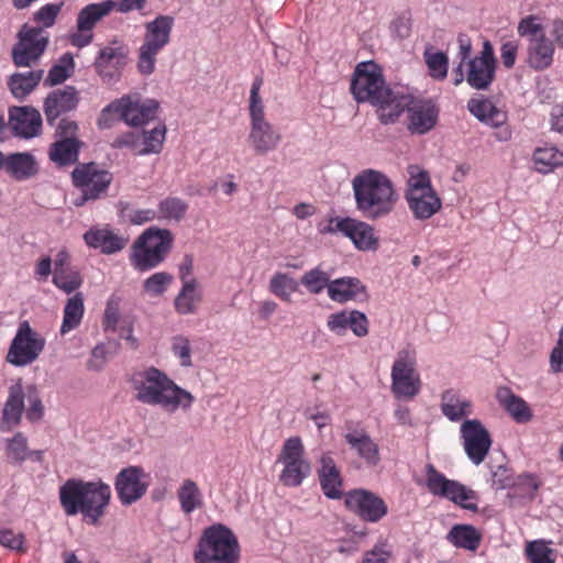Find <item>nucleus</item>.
Returning <instances> with one entry per match:
<instances>
[{"mask_svg":"<svg viewBox=\"0 0 563 563\" xmlns=\"http://www.w3.org/2000/svg\"><path fill=\"white\" fill-rule=\"evenodd\" d=\"M58 496L66 516L81 515L87 525L98 527L108 512L112 490L101 479L69 478L59 487Z\"/></svg>","mask_w":563,"mask_h":563,"instance_id":"obj_1","label":"nucleus"},{"mask_svg":"<svg viewBox=\"0 0 563 563\" xmlns=\"http://www.w3.org/2000/svg\"><path fill=\"white\" fill-rule=\"evenodd\" d=\"M132 387L135 399L150 406H159L167 412H175L179 408L187 410L195 401L188 390L178 386L161 369L151 366L132 377Z\"/></svg>","mask_w":563,"mask_h":563,"instance_id":"obj_2","label":"nucleus"},{"mask_svg":"<svg viewBox=\"0 0 563 563\" xmlns=\"http://www.w3.org/2000/svg\"><path fill=\"white\" fill-rule=\"evenodd\" d=\"M356 210L367 220L388 217L396 208L398 194L391 180L375 169H365L352 180Z\"/></svg>","mask_w":563,"mask_h":563,"instance_id":"obj_3","label":"nucleus"},{"mask_svg":"<svg viewBox=\"0 0 563 563\" xmlns=\"http://www.w3.org/2000/svg\"><path fill=\"white\" fill-rule=\"evenodd\" d=\"M472 45L470 40H460V59L456 68L453 69V82L455 86L465 80L476 90L487 89L495 80L497 62L493 45L489 41L483 43V49L478 56L472 57Z\"/></svg>","mask_w":563,"mask_h":563,"instance_id":"obj_4","label":"nucleus"},{"mask_svg":"<svg viewBox=\"0 0 563 563\" xmlns=\"http://www.w3.org/2000/svg\"><path fill=\"white\" fill-rule=\"evenodd\" d=\"M174 234L170 230L150 227L133 242L129 255L130 264L139 272L159 266L173 249Z\"/></svg>","mask_w":563,"mask_h":563,"instance_id":"obj_5","label":"nucleus"},{"mask_svg":"<svg viewBox=\"0 0 563 563\" xmlns=\"http://www.w3.org/2000/svg\"><path fill=\"white\" fill-rule=\"evenodd\" d=\"M198 563H236L239 543L233 532L224 526H212L205 530L195 554Z\"/></svg>","mask_w":563,"mask_h":563,"instance_id":"obj_6","label":"nucleus"},{"mask_svg":"<svg viewBox=\"0 0 563 563\" xmlns=\"http://www.w3.org/2000/svg\"><path fill=\"white\" fill-rule=\"evenodd\" d=\"M113 180V175L95 162L78 163L71 172V183L80 191L75 199L76 207L84 206L87 201H95L107 195Z\"/></svg>","mask_w":563,"mask_h":563,"instance_id":"obj_7","label":"nucleus"},{"mask_svg":"<svg viewBox=\"0 0 563 563\" xmlns=\"http://www.w3.org/2000/svg\"><path fill=\"white\" fill-rule=\"evenodd\" d=\"M388 89L382 68L375 62L357 64L351 80V92L357 102H382Z\"/></svg>","mask_w":563,"mask_h":563,"instance_id":"obj_8","label":"nucleus"},{"mask_svg":"<svg viewBox=\"0 0 563 563\" xmlns=\"http://www.w3.org/2000/svg\"><path fill=\"white\" fill-rule=\"evenodd\" d=\"M391 393L396 399L411 400L421 390L422 382L417 371L415 351L401 350L391 366Z\"/></svg>","mask_w":563,"mask_h":563,"instance_id":"obj_9","label":"nucleus"},{"mask_svg":"<svg viewBox=\"0 0 563 563\" xmlns=\"http://www.w3.org/2000/svg\"><path fill=\"white\" fill-rule=\"evenodd\" d=\"M426 486L432 495L449 499L463 509H477V494L460 482L446 478L433 464L426 465Z\"/></svg>","mask_w":563,"mask_h":563,"instance_id":"obj_10","label":"nucleus"},{"mask_svg":"<svg viewBox=\"0 0 563 563\" xmlns=\"http://www.w3.org/2000/svg\"><path fill=\"white\" fill-rule=\"evenodd\" d=\"M45 339L24 320L19 323L5 361L14 366H26L35 362L45 347Z\"/></svg>","mask_w":563,"mask_h":563,"instance_id":"obj_11","label":"nucleus"},{"mask_svg":"<svg viewBox=\"0 0 563 563\" xmlns=\"http://www.w3.org/2000/svg\"><path fill=\"white\" fill-rule=\"evenodd\" d=\"M303 455L305 446L299 437H291L284 442L277 459L284 465L279 475L283 485L298 487L309 476L311 467Z\"/></svg>","mask_w":563,"mask_h":563,"instance_id":"obj_12","label":"nucleus"},{"mask_svg":"<svg viewBox=\"0 0 563 563\" xmlns=\"http://www.w3.org/2000/svg\"><path fill=\"white\" fill-rule=\"evenodd\" d=\"M158 107V102L153 99L143 100L139 96H123L102 110L101 119L109 113H115L128 125L141 126L156 118Z\"/></svg>","mask_w":563,"mask_h":563,"instance_id":"obj_13","label":"nucleus"},{"mask_svg":"<svg viewBox=\"0 0 563 563\" xmlns=\"http://www.w3.org/2000/svg\"><path fill=\"white\" fill-rule=\"evenodd\" d=\"M5 130H10L12 135L22 139L37 136L42 132L41 113L32 107H11L8 122L3 115H0V140L4 137Z\"/></svg>","mask_w":563,"mask_h":563,"instance_id":"obj_14","label":"nucleus"},{"mask_svg":"<svg viewBox=\"0 0 563 563\" xmlns=\"http://www.w3.org/2000/svg\"><path fill=\"white\" fill-rule=\"evenodd\" d=\"M128 62V46L114 40L100 49L95 60V69L103 82H112L120 79Z\"/></svg>","mask_w":563,"mask_h":563,"instance_id":"obj_15","label":"nucleus"},{"mask_svg":"<svg viewBox=\"0 0 563 563\" xmlns=\"http://www.w3.org/2000/svg\"><path fill=\"white\" fill-rule=\"evenodd\" d=\"M344 501L347 509L367 522H378L388 514L385 500L366 489L347 492Z\"/></svg>","mask_w":563,"mask_h":563,"instance_id":"obj_16","label":"nucleus"},{"mask_svg":"<svg viewBox=\"0 0 563 563\" xmlns=\"http://www.w3.org/2000/svg\"><path fill=\"white\" fill-rule=\"evenodd\" d=\"M461 438L467 457L479 465L486 459L490 446L492 438L488 430L479 420H465L461 426Z\"/></svg>","mask_w":563,"mask_h":563,"instance_id":"obj_17","label":"nucleus"},{"mask_svg":"<svg viewBox=\"0 0 563 563\" xmlns=\"http://www.w3.org/2000/svg\"><path fill=\"white\" fill-rule=\"evenodd\" d=\"M407 130L411 134H426L439 121V108L431 99H415L409 96L407 106Z\"/></svg>","mask_w":563,"mask_h":563,"instance_id":"obj_18","label":"nucleus"},{"mask_svg":"<svg viewBox=\"0 0 563 563\" xmlns=\"http://www.w3.org/2000/svg\"><path fill=\"white\" fill-rule=\"evenodd\" d=\"M147 487L146 474L137 466L121 470L114 481V488L122 505H131L141 499Z\"/></svg>","mask_w":563,"mask_h":563,"instance_id":"obj_19","label":"nucleus"},{"mask_svg":"<svg viewBox=\"0 0 563 563\" xmlns=\"http://www.w3.org/2000/svg\"><path fill=\"white\" fill-rule=\"evenodd\" d=\"M328 232H342L351 239L354 245L362 251L373 250L377 246L374 229L368 223L352 218L331 219Z\"/></svg>","mask_w":563,"mask_h":563,"instance_id":"obj_20","label":"nucleus"},{"mask_svg":"<svg viewBox=\"0 0 563 563\" xmlns=\"http://www.w3.org/2000/svg\"><path fill=\"white\" fill-rule=\"evenodd\" d=\"M79 101V92L74 86H65L51 91L43 103V112L47 124L54 126L57 119L74 111Z\"/></svg>","mask_w":563,"mask_h":563,"instance_id":"obj_21","label":"nucleus"},{"mask_svg":"<svg viewBox=\"0 0 563 563\" xmlns=\"http://www.w3.org/2000/svg\"><path fill=\"white\" fill-rule=\"evenodd\" d=\"M247 141L256 155H266L277 148L282 141L280 133L266 118L250 121Z\"/></svg>","mask_w":563,"mask_h":563,"instance_id":"obj_22","label":"nucleus"},{"mask_svg":"<svg viewBox=\"0 0 563 563\" xmlns=\"http://www.w3.org/2000/svg\"><path fill=\"white\" fill-rule=\"evenodd\" d=\"M82 239L88 247L99 250L100 253L106 255L118 253L128 244L125 238L114 233L108 225L91 227L85 232Z\"/></svg>","mask_w":563,"mask_h":563,"instance_id":"obj_23","label":"nucleus"},{"mask_svg":"<svg viewBox=\"0 0 563 563\" xmlns=\"http://www.w3.org/2000/svg\"><path fill=\"white\" fill-rule=\"evenodd\" d=\"M24 387L21 383L10 386L7 401L3 406L2 417L0 421V430L3 432L11 431L20 424L22 413L24 411Z\"/></svg>","mask_w":563,"mask_h":563,"instance_id":"obj_24","label":"nucleus"},{"mask_svg":"<svg viewBox=\"0 0 563 563\" xmlns=\"http://www.w3.org/2000/svg\"><path fill=\"white\" fill-rule=\"evenodd\" d=\"M320 464L318 476L323 494L330 499H340L343 496V479L339 467L329 454L321 456Z\"/></svg>","mask_w":563,"mask_h":563,"instance_id":"obj_25","label":"nucleus"},{"mask_svg":"<svg viewBox=\"0 0 563 563\" xmlns=\"http://www.w3.org/2000/svg\"><path fill=\"white\" fill-rule=\"evenodd\" d=\"M496 399L517 423H528L532 420L533 411L529 404L509 387H499L496 391Z\"/></svg>","mask_w":563,"mask_h":563,"instance_id":"obj_26","label":"nucleus"},{"mask_svg":"<svg viewBox=\"0 0 563 563\" xmlns=\"http://www.w3.org/2000/svg\"><path fill=\"white\" fill-rule=\"evenodd\" d=\"M344 440L367 466L374 467L379 461L377 443L364 430H354L344 434Z\"/></svg>","mask_w":563,"mask_h":563,"instance_id":"obj_27","label":"nucleus"},{"mask_svg":"<svg viewBox=\"0 0 563 563\" xmlns=\"http://www.w3.org/2000/svg\"><path fill=\"white\" fill-rule=\"evenodd\" d=\"M47 46V37H19L12 49V59L18 67H29L37 60Z\"/></svg>","mask_w":563,"mask_h":563,"instance_id":"obj_28","label":"nucleus"},{"mask_svg":"<svg viewBox=\"0 0 563 563\" xmlns=\"http://www.w3.org/2000/svg\"><path fill=\"white\" fill-rule=\"evenodd\" d=\"M365 292V286L356 277H342L331 280L328 287V296L339 303L357 300Z\"/></svg>","mask_w":563,"mask_h":563,"instance_id":"obj_29","label":"nucleus"},{"mask_svg":"<svg viewBox=\"0 0 563 563\" xmlns=\"http://www.w3.org/2000/svg\"><path fill=\"white\" fill-rule=\"evenodd\" d=\"M405 198L407 200L409 210L418 220L430 219L442 207L441 199L438 197L434 189L406 196Z\"/></svg>","mask_w":563,"mask_h":563,"instance_id":"obj_30","label":"nucleus"},{"mask_svg":"<svg viewBox=\"0 0 563 563\" xmlns=\"http://www.w3.org/2000/svg\"><path fill=\"white\" fill-rule=\"evenodd\" d=\"M114 12L112 0L89 3L84 7L77 15V27L79 32H91L93 27L106 16Z\"/></svg>","mask_w":563,"mask_h":563,"instance_id":"obj_31","label":"nucleus"},{"mask_svg":"<svg viewBox=\"0 0 563 563\" xmlns=\"http://www.w3.org/2000/svg\"><path fill=\"white\" fill-rule=\"evenodd\" d=\"M2 166L16 180H26L35 176L38 165L30 153H14L4 157Z\"/></svg>","mask_w":563,"mask_h":563,"instance_id":"obj_32","label":"nucleus"},{"mask_svg":"<svg viewBox=\"0 0 563 563\" xmlns=\"http://www.w3.org/2000/svg\"><path fill=\"white\" fill-rule=\"evenodd\" d=\"M202 301V291L198 280L186 282L174 299V308L177 313L186 316L197 312Z\"/></svg>","mask_w":563,"mask_h":563,"instance_id":"obj_33","label":"nucleus"},{"mask_svg":"<svg viewBox=\"0 0 563 563\" xmlns=\"http://www.w3.org/2000/svg\"><path fill=\"white\" fill-rule=\"evenodd\" d=\"M446 540L455 548L475 552L481 545L482 533L472 525H454Z\"/></svg>","mask_w":563,"mask_h":563,"instance_id":"obj_34","label":"nucleus"},{"mask_svg":"<svg viewBox=\"0 0 563 563\" xmlns=\"http://www.w3.org/2000/svg\"><path fill=\"white\" fill-rule=\"evenodd\" d=\"M554 45L549 37H530L528 64L534 69H544L552 63Z\"/></svg>","mask_w":563,"mask_h":563,"instance_id":"obj_35","label":"nucleus"},{"mask_svg":"<svg viewBox=\"0 0 563 563\" xmlns=\"http://www.w3.org/2000/svg\"><path fill=\"white\" fill-rule=\"evenodd\" d=\"M82 146L80 140H56L48 148L49 159L58 166L77 163Z\"/></svg>","mask_w":563,"mask_h":563,"instance_id":"obj_36","label":"nucleus"},{"mask_svg":"<svg viewBox=\"0 0 563 563\" xmlns=\"http://www.w3.org/2000/svg\"><path fill=\"white\" fill-rule=\"evenodd\" d=\"M409 96L395 95L388 89V95L382 102H374L378 106V118L383 124L395 123L398 118L407 110Z\"/></svg>","mask_w":563,"mask_h":563,"instance_id":"obj_37","label":"nucleus"},{"mask_svg":"<svg viewBox=\"0 0 563 563\" xmlns=\"http://www.w3.org/2000/svg\"><path fill=\"white\" fill-rule=\"evenodd\" d=\"M169 37H151L146 41L139 52L137 70L144 76H148L155 70L157 53L168 43Z\"/></svg>","mask_w":563,"mask_h":563,"instance_id":"obj_38","label":"nucleus"},{"mask_svg":"<svg viewBox=\"0 0 563 563\" xmlns=\"http://www.w3.org/2000/svg\"><path fill=\"white\" fill-rule=\"evenodd\" d=\"M470 112L475 115L479 121L492 126H499L505 123L507 115L504 111L498 109L490 100L472 99L468 102Z\"/></svg>","mask_w":563,"mask_h":563,"instance_id":"obj_39","label":"nucleus"},{"mask_svg":"<svg viewBox=\"0 0 563 563\" xmlns=\"http://www.w3.org/2000/svg\"><path fill=\"white\" fill-rule=\"evenodd\" d=\"M471 401L450 389L442 394L441 411L451 421H459L471 413Z\"/></svg>","mask_w":563,"mask_h":563,"instance_id":"obj_40","label":"nucleus"},{"mask_svg":"<svg viewBox=\"0 0 563 563\" xmlns=\"http://www.w3.org/2000/svg\"><path fill=\"white\" fill-rule=\"evenodd\" d=\"M42 77L43 70L16 73L9 78L8 86L15 98L23 99L35 89Z\"/></svg>","mask_w":563,"mask_h":563,"instance_id":"obj_41","label":"nucleus"},{"mask_svg":"<svg viewBox=\"0 0 563 563\" xmlns=\"http://www.w3.org/2000/svg\"><path fill=\"white\" fill-rule=\"evenodd\" d=\"M84 312V296L81 292H76L65 305L60 334L64 335L79 327Z\"/></svg>","mask_w":563,"mask_h":563,"instance_id":"obj_42","label":"nucleus"},{"mask_svg":"<svg viewBox=\"0 0 563 563\" xmlns=\"http://www.w3.org/2000/svg\"><path fill=\"white\" fill-rule=\"evenodd\" d=\"M189 205L184 199L176 196H167L157 205L158 220L163 221H183L188 212Z\"/></svg>","mask_w":563,"mask_h":563,"instance_id":"obj_43","label":"nucleus"},{"mask_svg":"<svg viewBox=\"0 0 563 563\" xmlns=\"http://www.w3.org/2000/svg\"><path fill=\"white\" fill-rule=\"evenodd\" d=\"M532 161L537 172L549 174L563 166V152L554 146L538 147L533 152Z\"/></svg>","mask_w":563,"mask_h":563,"instance_id":"obj_44","label":"nucleus"},{"mask_svg":"<svg viewBox=\"0 0 563 563\" xmlns=\"http://www.w3.org/2000/svg\"><path fill=\"white\" fill-rule=\"evenodd\" d=\"M177 497L180 509L184 514L189 515L203 505L202 494L198 485L192 479H185L177 490Z\"/></svg>","mask_w":563,"mask_h":563,"instance_id":"obj_45","label":"nucleus"},{"mask_svg":"<svg viewBox=\"0 0 563 563\" xmlns=\"http://www.w3.org/2000/svg\"><path fill=\"white\" fill-rule=\"evenodd\" d=\"M75 70L74 57L70 53L63 54L51 67L44 80L45 86H56L67 80Z\"/></svg>","mask_w":563,"mask_h":563,"instance_id":"obj_46","label":"nucleus"},{"mask_svg":"<svg viewBox=\"0 0 563 563\" xmlns=\"http://www.w3.org/2000/svg\"><path fill=\"white\" fill-rule=\"evenodd\" d=\"M141 147L139 155L158 154L163 150V145L166 137L165 124H157L152 130H144L140 133Z\"/></svg>","mask_w":563,"mask_h":563,"instance_id":"obj_47","label":"nucleus"},{"mask_svg":"<svg viewBox=\"0 0 563 563\" xmlns=\"http://www.w3.org/2000/svg\"><path fill=\"white\" fill-rule=\"evenodd\" d=\"M551 543L544 539L527 542L525 553L528 561L530 563H555L558 552L549 547Z\"/></svg>","mask_w":563,"mask_h":563,"instance_id":"obj_48","label":"nucleus"},{"mask_svg":"<svg viewBox=\"0 0 563 563\" xmlns=\"http://www.w3.org/2000/svg\"><path fill=\"white\" fill-rule=\"evenodd\" d=\"M269 291L285 302H291V295L298 290V283L285 273H276L269 282Z\"/></svg>","mask_w":563,"mask_h":563,"instance_id":"obj_49","label":"nucleus"},{"mask_svg":"<svg viewBox=\"0 0 563 563\" xmlns=\"http://www.w3.org/2000/svg\"><path fill=\"white\" fill-rule=\"evenodd\" d=\"M5 455L10 463L22 464L30 457L27 438L16 432L12 438L5 439Z\"/></svg>","mask_w":563,"mask_h":563,"instance_id":"obj_50","label":"nucleus"},{"mask_svg":"<svg viewBox=\"0 0 563 563\" xmlns=\"http://www.w3.org/2000/svg\"><path fill=\"white\" fill-rule=\"evenodd\" d=\"M429 74L432 78L442 80L448 75L449 58L443 52L428 46L423 53Z\"/></svg>","mask_w":563,"mask_h":563,"instance_id":"obj_51","label":"nucleus"},{"mask_svg":"<svg viewBox=\"0 0 563 563\" xmlns=\"http://www.w3.org/2000/svg\"><path fill=\"white\" fill-rule=\"evenodd\" d=\"M408 174L409 178L405 197L433 189L428 173L420 169V167L410 165Z\"/></svg>","mask_w":563,"mask_h":563,"instance_id":"obj_52","label":"nucleus"},{"mask_svg":"<svg viewBox=\"0 0 563 563\" xmlns=\"http://www.w3.org/2000/svg\"><path fill=\"white\" fill-rule=\"evenodd\" d=\"M300 283L307 288L309 292L318 295L322 292L324 288L328 289L331 282L329 275L325 272L319 267H316L306 272L301 276Z\"/></svg>","mask_w":563,"mask_h":563,"instance_id":"obj_53","label":"nucleus"},{"mask_svg":"<svg viewBox=\"0 0 563 563\" xmlns=\"http://www.w3.org/2000/svg\"><path fill=\"white\" fill-rule=\"evenodd\" d=\"M53 284L66 294H70L81 286L82 278L79 272L71 268L59 269L54 272Z\"/></svg>","mask_w":563,"mask_h":563,"instance_id":"obj_54","label":"nucleus"},{"mask_svg":"<svg viewBox=\"0 0 563 563\" xmlns=\"http://www.w3.org/2000/svg\"><path fill=\"white\" fill-rule=\"evenodd\" d=\"M173 279V275L167 272L155 273L144 280V291L151 296H161L167 290Z\"/></svg>","mask_w":563,"mask_h":563,"instance_id":"obj_55","label":"nucleus"},{"mask_svg":"<svg viewBox=\"0 0 563 563\" xmlns=\"http://www.w3.org/2000/svg\"><path fill=\"white\" fill-rule=\"evenodd\" d=\"M262 85H263V78L261 76H257L254 79L252 87H251V91H250V104H249L250 121L266 118L263 99L260 95Z\"/></svg>","mask_w":563,"mask_h":563,"instance_id":"obj_56","label":"nucleus"},{"mask_svg":"<svg viewBox=\"0 0 563 563\" xmlns=\"http://www.w3.org/2000/svg\"><path fill=\"white\" fill-rule=\"evenodd\" d=\"M170 351L179 361L183 367H190L191 361V346L187 336L178 334L172 338Z\"/></svg>","mask_w":563,"mask_h":563,"instance_id":"obj_57","label":"nucleus"},{"mask_svg":"<svg viewBox=\"0 0 563 563\" xmlns=\"http://www.w3.org/2000/svg\"><path fill=\"white\" fill-rule=\"evenodd\" d=\"M0 544L19 553H26V539L24 533L15 532L12 529H0Z\"/></svg>","mask_w":563,"mask_h":563,"instance_id":"obj_58","label":"nucleus"},{"mask_svg":"<svg viewBox=\"0 0 563 563\" xmlns=\"http://www.w3.org/2000/svg\"><path fill=\"white\" fill-rule=\"evenodd\" d=\"M24 395L29 401V408L26 410V418L30 421L40 420L43 417L44 407H43L37 388L34 385H29L24 388Z\"/></svg>","mask_w":563,"mask_h":563,"instance_id":"obj_59","label":"nucleus"},{"mask_svg":"<svg viewBox=\"0 0 563 563\" xmlns=\"http://www.w3.org/2000/svg\"><path fill=\"white\" fill-rule=\"evenodd\" d=\"M350 316L351 310H343L330 314L327 319L328 329L339 336L345 335L350 324Z\"/></svg>","mask_w":563,"mask_h":563,"instance_id":"obj_60","label":"nucleus"},{"mask_svg":"<svg viewBox=\"0 0 563 563\" xmlns=\"http://www.w3.org/2000/svg\"><path fill=\"white\" fill-rule=\"evenodd\" d=\"M59 11L60 4H45L34 13V21L42 27H49L55 23Z\"/></svg>","mask_w":563,"mask_h":563,"instance_id":"obj_61","label":"nucleus"},{"mask_svg":"<svg viewBox=\"0 0 563 563\" xmlns=\"http://www.w3.org/2000/svg\"><path fill=\"white\" fill-rule=\"evenodd\" d=\"M349 329L357 338H364L369 332V321L366 314L360 310H351Z\"/></svg>","mask_w":563,"mask_h":563,"instance_id":"obj_62","label":"nucleus"},{"mask_svg":"<svg viewBox=\"0 0 563 563\" xmlns=\"http://www.w3.org/2000/svg\"><path fill=\"white\" fill-rule=\"evenodd\" d=\"M55 128V136L57 140H79L78 139V124L69 118H62Z\"/></svg>","mask_w":563,"mask_h":563,"instance_id":"obj_63","label":"nucleus"},{"mask_svg":"<svg viewBox=\"0 0 563 563\" xmlns=\"http://www.w3.org/2000/svg\"><path fill=\"white\" fill-rule=\"evenodd\" d=\"M120 318V305L117 299H109L106 306L102 325L104 331H115Z\"/></svg>","mask_w":563,"mask_h":563,"instance_id":"obj_64","label":"nucleus"}]
</instances>
